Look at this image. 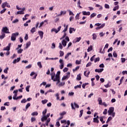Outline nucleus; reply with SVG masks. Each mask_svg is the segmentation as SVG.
I'll list each match as a JSON object with an SVG mask.
<instances>
[{"label":"nucleus","instance_id":"nucleus-1","mask_svg":"<svg viewBox=\"0 0 127 127\" xmlns=\"http://www.w3.org/2000/svg\"><path fill=\"white\" fill-rule=\"evenodd\" d=\"M18 35H19V33L18 32L12 34L11 36V40L12 41H15L16 40V36H18Z\"/></svg>","mask_w":127,"mask_h":127},{"label":"nucleus","instance_id":"nucleus-2","mask_svg":"<svg viewBox=\"0 0 127 127\" xmlns=\"http://www.w3.org/2000/svg\"><path fill=\"white\" fill-rule=\"evenodd\" d=\"M10 33L9 30L7 28V27H3L1 30V33Z\"/></svg>","mask_w":127,"mask_h":127},{"label":"nucleus","instance_id":"nucleus-3","mask_svg":"<svg viewBox=\"0 0 127 127\" xmlns=\"http://www.w3.org/2000/svg\"><path fill=\"white\" fill-rule=\"evenodd\" d=\"M71 107L72 110H75V108H76V109H79V106L78 104H77L76 103L74 102L73 104L71 103Z\"/></svg>","mask_w":127,"mask_h":127},{"label":"nucleus","instance_id":"nucleus-4","mask_svg":"<svg viewBox=\"0 0 127 127\" xmlns=\"http://www.w3.org/2000/svg\"><path fill=\"white\" fill-rule=\"evenodd\" d=\"M60 30H61V26H59L58 28V30L55 28H53L51 30V31L52 32L54 31L55 32H56V33H58V32H59V31H60Z\"/></svg>","mask_w":127,"mask_h":127},{"label":"nucleus","instance_id":"nucleus-5","mask_svg":"<svg viewBox=\"0 0 127 127\" xmlns=\"http://www.w3.org/2000/svg\"><path fill=\"white\" fill-rule=\"evenodd\" d=\"M114 110H115V108H114V107H111L108 110L109 116H112V114L114 113Z\"/></svg>","mask_w":127,"mask_h":127},{"label":"nucleus","instance_id":"nucleus-6","mask_svg":"<svg viewBox=\"0 0 127 127\" xmlns=\"http://www.w3.org/2000/svg\"><path fill=\"white\" fill-rule=\"evenodd\" d=\"M11 45V43H9L8 46H7L6 47H4L3 49L4 51H9L10 50V46Z\"/></svg>","mask_w":127,"mask_h":127},{"label":"nucleus","instance_id":"nucleus-7","mask_svg":"<svg viewBox=\"0 0 127 127\" xmlns=\"http://www.w3.org/2000/svg\"><path fill=\"white\" fill-rule=\"evenodd\" d=\"M70 77V73L69 72L66 73V75L65 76H64L62 78V80L64 81V80H66V79H68Z\"/></svg>","mask_w":127,"mask_h":127},{"label":"nucleus","instance_id":"nucleus-8","mask_svg":"<svg viewBox=\"0 0 127 127\" xmlns=\"http://www.w3.org/2000/svg\"><path fill=\"white\" fill-rule=\"evenodd\" d=\"M105 25H106V24L103 23L100 26L96 27V30H99V29H102V28H104V27H105Z\"/></svg>","mask_w":127,"mask_h":127},{"label":"nucleus","instance_id":"nucleus-9","mask_svg":"<svg viewBox=\"0 0 127 127\" xmlns=\"http://www.w3.org/2000/svg\"><path fill=\"white\" fill-rule=\"evenodd\" d=\"M82 13L83 15H90L91 14V12L90 11H83L82 12Z\"/></svg>","mask_w":127,"mask_h":127},{"label":"nucleus","instance_id":"nucleus-10","mask_svg":"<svg viewBox=\"0 0 127 127\" xmlns=\"http://www.w3.org/2000/svg\"><path fill=\"white\" fill-rule=\"evenodd\" d=\"M95 71L97 73H102L104 71V68L95 69Z\"/></svg>","mask_w":127,"mask_h":127},{"label":"nucleus","instance_id":"nucleus-11","mask_svg":"<svg viewBox=\"0 0 127 127\" xmlns=\"http://www.w3.org/2000/svg\"><path fill=\"white\" fill-rule=\"evenodd\" d=\"M60 73H61L60 71H58L55 75V78H57V79L60 78Z\"/></svg>","mask_w":127,"mask_h":127},{"label":"nucleus","instance_id":"nucleus-12","mask_svg":"<svg viewBox=\"0 0 127 127\" xmlns=\"http://www.w3.org/2000/svg\"><path fill=\"white\" fill-rule=\"evenodd\" d=\"M53 81H54V82H57L56 83V85H58V84H59V83H60V78H55L53 80Z\"/></svg>","mask_w":127,"mask_h":127},{"label":"nucleus","instance_id":"nucleus-13","mask_svg":"<svg viewBox=\"0 0 127 127\" xmlns=\"http://www.w3.org/2000/svg\"><path fill=\"white\" fill-rule=\"evenodd\" d=\"M103 50V51H102ZM99 53L101 54H104L105 53V49L103 50V46L101 47L99 49Z\"/></svg>","mask_w":127,"mask_h":127},{"label":"nucleus","instance_id":"nucleus-14","mask_svg":"<svg viewBox=\"0 0 127 127\" xmlns=\"http://www.w3.org/2000/svg\"><path fill=\"white\" fill-rule=\"evenodd\" d=\"M20 61V58H18L17 59L14 60L12 63L13 64H15V63H17V62H19Z\"/></svg>","mask_w":127,"mask_h":127},{"label":"nucleus","instance_id":"nucleus-15","mask_svg":"<svg viewBox=\"0 0 127 127\" xmlns=\"http://www.w3.org/2000/svg\"><path fill=\"white\" fill-rule=\"evenodd\" d=\"M62 44L64 47H65L67 45V42L65 40H63L62 41Z\"/></svg>","mask_w":127,"mask_h":127},{"label":"nucleus","instance_id":"nucleus-16","mask_svg":"<svg viewBox=\"0 0 127 127\" xmlns=\"http://www.w3.org/2000/svg\"><path fill=\"white\" fill-rule=\"evenodd\" d=\"M50 75L51 76V80L55 79V72H52Z\"/></svg>","mask_w":127,"mask_h":127},{"label":"nucleus","instance_id":"nucleus-17","mask_svg":"<svg viewBox=\"0 0 127 127\" xmlns=\"http://www.w3.org/2000/svg\"><path fill=\"white\" fill-rule=\"evenodd\" d=\"M45 121H47V117H46V116L43 115V117L41 118V121L43 123Z\"/></svg>","mask_w":127,"mask_h":127},{"label":"nucleus","instance_id":"nucleus-18","mask_svg":"<svg viewBox=\"0 0 127 127\" xmlns=\"http://www.w3.org/2000/svg\"><path fill=\"white\" fill-rule=\"evenodd\" d=\"M30 45H31V42H30V41L28 42L26 44L25 48H26V49H27V48H28V47H30Z\"/></svg>","mask_w":127,"mask_h":127},{"label":"nucleus","instance_id":"nucleus-19","mask_svg":"<svg viewBox=\"0 0 127 127\" xmlns=\"http://www.w3.org/2000/svg\"><path fill=\"white\" fill-rule=\"evenodd\" d=\"M98 102H99V105H103V101L101 97L98 98Z\"/></svg>","mask_w":127,"mask_h":127},{"label":"nucleus","instance_id":"nucleus-20","mask_svg":"<svg viewBox=\"0 0 127 127\" xmlns=\"http://www.w3.org/2000/svg\"><path fill=\"white\" fill-rule=\"evenodd\" d=\"M95 6H96V7H99L100 10H103V6H102L101 5L96 4Z\"/></svg>","mask_w":127,"mask_h":127},{"label":"nucleus","instance_id":"nucleus-21","mask_svg":"<svg viewBox=\"0 0 127 127\" xmlns=\"http://www.w3.org/2000/svg\"><path fill=\"white\" fill-rule=\"evenodd\" d=\"M84 74L86 77H89V75H90V71H85L84 72Z\"/></svg>","mask_w":127,"mask_h":127},{"label":"nucleus","instance_id":"nucleus-22","mask_svg":"<svg viewBox=\"0 0 127 127\" xmlns=\"http://www.w3.org/2000/svg\"><path fill=\"white\" fill-rule=\"evenodd\" d=\"M7 4V2L5 1L4 3H2L1 5V7L2 8H4V7H5V6H6V5Z\"/></svg>","mask_w":127,"mask_h":127},{"label":"nucleus","instance_id":"nucleus-23","mask_svg":"<svg viewBox=\"0 0 127 127\" xmlns=\"http://www.w3.org/2000/svg\"><path fill=\"white\" fill-rule=\"evenodd\" d=\"M93 50V46H90L87 49V52H91Z\"/></svg>","mask_w":127,"mask_h":127},{"label":"nucleus","instance_id":"nucleus-24","mask_svg":"<svg viewBox=\"0 0 127 127\" xmlns=\"http://www.w3.org/2000/svg\"><path fill=\"white\" fill-rule=\"evenodd\" d=\"M39 34L40 35V37L42 39V38H43V32L39 31Z\"/></svg>","mask_w":127,"mask_h":127},{"label":"nucleus","instance_id":"nucleus-25","mask_svg":"<svg viewBox=\"0 0 127 127\" xmlns=\"http://www.w3.org/2000/svg\"><path fill=\"white\" fill-rule=\"evenodd\" d=\"M119 8H120V6L117 5L113 8V11H116V10H118Z\"/></svg>","mask_w":127,"mask_h":127},{"label":"nucleus","instance_id":"nucleus-26","mask_svg":"<svg viewBox=\"0 0 127 127\" xmlns=\"http://www.w3.org/2000/svg\"><path fill=\"white\" fill-rule=\"evenodd\" d=\"M92 39H93V40H96V39H97V34L96 33L93 34Z\"/></svg>","mask_w":127,"mask_h":127},{"label":"nucleus","instance_id":"nucleus-27","mask_svg":"<svg viewBox=\"0 0 127 127\" xmlns=\"http://www.w3.org/2000/svg\"><path fill=\"white\" fill-rule=\"evenodd\" d=\"M1 35H0V39H3L5 37V34L4 33H2Z\"/></svg>","mask_w":127,"mask_h":127},{"label":"nucleus","instance_id":"nucleus-28","mask_svg":"<svg viewBox=\"0 0 127 127\" xmlns=\"http://www.w3.org/2000/svg\"><path fill=\"white\" fill-rule=\"evenodd\" d=\"M110 83H111V82L109 81L106 85H104V86L105 87V88H110V87H111V84H110Z\"/></svg>","mask_w":127,"mask_h":127},{"label":"nucleus","instance_id":"nucleus-29","mask_svg":"<svg viewBox=\"0 0 127 127\" xmlns=\"http://www.w3.org/2000/svg\"><path fill=\"white\" fill-rule=\"evenodd\" d=\"M35 31H36V29L35 28V27L32 28L30 30V32H31V33H34Z\"/></svg>","mask_w":127,"mask_h":127},{"label":"nucleus","instance_id":"nucleus-30","mask_svg":"<svg viewBox=\"0 0 127 127\" xmlns=\"http://www.w3.org/2000/svg\"><path fill=\"white\" fill-rule=\"evenodd\" d=\"M66 35H67V34L66 33V32L64 33V35L62 36V37L60 38V40H62V39H64V38H65Z\"/></svg>","mask_w":127,"mask_h":127},{"label":"nucleus","instance_id":"nucleus-31","mask_svg":"<svg viewBox=\"0 0 127 127\" xmlns=\"http://www.w3.org/2000/svg\"><path fill=\"white\" fill-rule=\"evenodd\" d=\"M99 118H100V122H101L102 124H105V121H104V117H101Z\"/></svg>","mask_w":127,"mask_h":127},{"label":"nucleus","instance_id":"nucleus-32","mask_svg":"<svg viewBox=\"0 0 127 127\" xmlns=\"http://www.w3.org/2000/svg\"><path fill=\"white\" fill-rule=\"evenodd\" d=\"M62 14H66V11H61L60 14L58 15V16H61Z\"/></svg>","mask_w":127,"mask_h":127},{"label":"nucleus","instance_id":"nucleus-33","mask_svg":"<svg viewBox=\"0 0 127 127\" xmlns=\"http://www.w3.org/2000/svg\"><path fill=\"white\" fill-rule=\"evenodd\" d=\"M97 15V14L96 13H93L90 15V18H93V17H95Z\"/></svg>","mask_w":127,"mask_h":127},{"label":"nucleus","instance_id":"nucleus-34","mask_svg":"<svg viewBox=\"0 0 127 127\" xmlns=\"http://www.w3.org/2000/svg\"><path fill=\"white\" fill-rule=\"evenodd\" d=\"M5 10H6V8H3V9L0 11V14H2V13H4V12H5Z\"/></svg>","mask_w":127,"mask_h":127},{"label":"nucleus","instance_id":"nucleus-35","mask_svg":"<svg viewBox=\"0 0 127 127\" xmlns=\"http://www.w3.org/2000/svg\"><path fill=\"white\" fill-rule=\"evenodd\" d=\"M93 122L96 123L97 124H99V120L97 119V118H93Z\"/></svg>","mask_w":127,"mask_h":127},{"label":"nucleus","instance_id":"nucleus-36","mask_svg":"<svg viewBox=\"0 0 127 127\" xmlns=\"http://www.w3.org/2000/svg\"><path fill=\"white\" fill-rule=\"evenodd\" d=\"M64 85H65L64 82H61L59 84V87H62V86H64Z\"/></svg>","mask_w":127,"mask_h":127},{"label":"nucleus","instance_id":"nucleus-37","mask_svg":"<svg viewBox=\"0 0 127 127\" xmlns=\"http://www.w3.org/2000/svg\"><path fill=\"white\" fill-rule=\"evenodd\" d=\"M37 65L39 67V68H42V65L41 64V62H39L37 63Z\"/></svg>","mask_w":127,"mask_h":127},{"label":"nucleus","instance_id":"nucleus-38","mask_svg":"<svg viewBox=\"0 0 127 127\" xmlns=\"http://www.w3.org/2000/svg\"><path fill=\"white\" fill-rule=\"evenodd\" d=\"M60 57H62L64 55V52L62 51H60Z\"/></svg>","mask_w":127,"mask_h":127},{"label":"nucleus","instance_id":"nucleus-39","mask_svg":"<svg viewBox=\"0 0 127 127\" xmlns=\"http://www.w3.org/2000/svg\"><path fill=\"white\" fill-rule=\"evenodd\" d=\"M23 51V49H20L17 51V53L18 54H21L22 53V52Z\"/></svg>","mask_w":127,"mask_h":127},{"label":"nucleus","instance_id":"nucleus-40","mask_svg":"<svg viewBox=\"0 0 127 127\" xmlns=\"http://www.w3.org/2000/svg\"><path fill=\"white\" fill-rule=\"evenodd\" d=\"M66 113L65 111L63 112L62 113L60 114V115L61 116V117H63V116L66 115Z\"/></svg>","mask_w":127,"mask_h":127},{"label":"nucleus","instance_id":"nucleus-41","mask_svg":"<svg viewBox=\"0 0 127 127\" xmlns=\"http://www.w3.org/2000/svg\"><path fill=\"white\" fill-rule=\"evenodd\" d=\"M17 14H24L23 11H18L17 12Z\"/></svg>","mask_w":127,"mask_h":127},{"label":"nucleus","instance_id":"nucleus-42","mask_svg":"<svg viewBox=\"0 0 127 127\" xmlns=\"http://www.w3.org/2000/svg\"><path fill=\"white\" fill-rule=\"evenodd\" d=\"M69 55H71V53H68L66 54V55L64 57L65 59H67V58L69 57Z\"/></svg>","mask_w":127,"mask_h":127},{"label":"nucleus","instance_id":"nucleus-43","mask_svg":"<svg viewBox=\"0 0 127 127\" xmlns=\"http://www.w3.org/2000/svg\"><path fill=\"white\" fill-rule=\"evenodd\" d=\"M47 102H48V100L45 99L44 100L42 101V103L43 105H45V104H46V103H47Z\"/></svg>","mask_w":127,"mask_h":127},{"label":"nucleus","instance_id":"nucleus-44","mask_svg":"<svg viewBox=\"0 0 127 127\" xmlns=\"http://www.w3.org/2000/svg\"><path fill=\"white\" fill-rule=\"evenodd\" d=\"M87 85H89V83H83L82 85V87L83 89H85V87H86V86H87Z\"/></svg>","mask_w":127,"mask_h":127},{"label":"nucleus","instance_id":"nucleus-45","mask_svg":"<svg viewBox=\"0 0 127 127\" xmlns=\"http://www.w3.org/2000/svg\"><path fill=\"white\" fill-rule=\"evenodd\" d=\"M38 115V113L37 112H34L31 114V116H37Z\"/></svg>","mask_w":127,"mask_h":127},{"label":"nucleus","instance_id":"nucleus-46","mask_svg":"<svg viewBox=\"0 0 127 127\" xmlns=\"http://www.w3.org/2000/svg\"><path fill=\"white\" fill-rule=\"evenodd\" d=\"M68 29V25H67L65 27V28L64 29V30L63 31V32L65 33L66 32V31Z\"/></svg>","mask_w":127,"mask_h":127},{"label":"nucleus","instance_id":"nucleus-47","mask_svg":"<svg viewBox=\"0 0 127 127\" xmlns=\"http://www.w3.org/2000/svg\"><path fill=\"white\" fill-rule=\"evenodd\" d=\"M36 121V119L34 117H32L31 118V123H33V122H35Z\"/></svg>","mask_w":127,"mask_h":127},{"label":"nucleus","instance_id":"nucleus-48","mask_svg":"<svg viewBox=\"0 0 127 127\" xmlns=\"http://www.w3.org/2000/svg\"><path fill=\"white\" fill-rule=\"evenodd\" d=\"M47 113V109H45L44 111H43V116H45V114Z\"/></svg>","mask_w":127,"mask_h":127},{"label":"nucleus","instance_id":"nucleus-49","mask_svg":"<svg viewBox=\"0 0 127 127\" xmlns=\"http://www.w3.org/2000/svg\"><path fill=\"white\" fill-rule=\"evenodd\" d=\"M59 48L60 49H61V50L63 49V46H62V44H61V43H59Z\"/></svg>","mask_w":127,"mask_h":127},{"label":"nucleus","instance_id":"nucleus-50","mask_svg":"<svg viewBox=\"0 0 127 127\" xmlns=\"http://www.w3.org/2000/svg\"><path fill=\"white\" fill-rule=\"evenodd\" d=\"M113 56L114 57H115V58H117L118 57V54H117V53L116 52H114L113 53Z\"/></svg>","mask_w":127,"mask_h":127},{"label":"nucleus","instance_id":"nucleus-51","mask_svg":"<svg viewBox=\"0 0 127 127\" xmlns=\"http://www.w3.org/2000/svg\"><path fill=\"white\" fill-rule=\"evenodd\" d=\"M79 68H80V66H76L74 69H73V71L75 72V71H77V70H78Z\"/></svg>","mask_w":127,"mask_h":127},{"label":"nucleus","instance_id":"nucleus-52","mask_svg":"<svg viewBox=\"0 0 127 127\" xmlns=\"http://www.w3.org/2000/svg\"><path fill=\"white\" fill-rule=\"evenodd\" d=\"M99 61H100V58H97L94 60L95 63L96 62H99Z\"/></svg>","mask_w":127,"mask_h":127},{"label":"nucleus","instance_id":"nucleus-53","mask_svg":"<svg viewBox=\"0 0 127 127\" xmlns=\"http://www.w3.org/2000/svg\"><path fill=\"white\" fill-rule=\"evenodd\" d=\"M95 57H96V55H94L91 58L90 61H91V62H93V61H94V59H95Z\"/></svg>","mask_w":127,"mask_h":127},{"label":"nucleus","instance_id":"nucleus-54","mask_svg":"<svg viewBox=\"0 0 127 127\" xmlns=\"http://www.w3.org/2000/svg\"><path fill=\"white\" fill-rule=\"evenodd\" d=\"M30 106V103H28L26 105L25 109L26 110H27L28 109V107Z\"/></svg>","mask_w":127,"mask_h":127},{"label":"nucleus","instance_id":"nucleus-55","mask_svg":"<svg viewBox=\"0 0 127 127\" xmlns=\"http://www.w3.org/2000/svg\"><path fill=\"white\" fill-rule=\"evenodd\" d=\"M21 103L22 104H25V103H26V99H23V100H21Z\"/></svg>","mask_w":127,"mask_h":127},{"label":"nucleus","instance_id":"nucleus-56","mask_svg":"<svg viewBox=\"0 0 127 127\" xmlns=\"http://www.w3.org/2000/svg\"><path fill=\"white\" fill-rule=\"evenodd\" d=\"M121 62L122 63H125L126 62V59L124 58H121Z\"/></svg>","mask_w":127,"mask_h":127},{"label":"nucleus","instance_id":"nucleus-57","mask_svg":"<svg viewBox=\"0 0 127 127\" xmlns=\"http://www.w3.org/2000/svg\"><path fill=\"white\" fill-rule=\"evenodd\" d=\"M108 114V110L105 109L103 112V115H107Z\"/></svg>","mask_w":127,"mask_h":127},{"label":"nucleus","instance_id":"nucleus-58","mask_svg":"<svg viewBox=\"0 0 127 127\" xmlns=\"http://www.w3.org/2000/svg\"><path fill=\"white\" fill-rule=\"evenodd\" d=\"M105 8H110V5L108 4H105V5H104Z\"/></svg>","mask_w":127,"mask_h":127},{"label":"nucleus","instance_id":"nucleus-59","mask_svg":"<svg viewBox=\"0 0 127 127\" xmlns=\"http://www.w3.org/2000/svg\"><path fill=\"white\" fill-rule=\"evenodd\" d=\"M73 30H74V28H69V33H72L73 32Z\"/></svg>","mask_w":127,"mask_h":127},{"label":"nucleus","instance_id":"nucleus-60","mask_svg":"<svg viewBox=\"0 0 127 127\" xmlns=\"http://www.w3.org/2000/svg\"><path fill=\"white\" fill-rule=\"evenodd\" d=\"M29 88H30V86H27L26 87V91L27 92H29Z\"/></svg>","mask_w":127,"mask_h":127},{"label":"nucleus","instance_id":"nucleus-61","mask_svg":"<svg viewBox=\"0 0 127 127\" xmlns=\"http://www.w3.org/2000/svg\"><path fill=\"white\" fill-rule=\"evenodd\" d=\"M17 96V94H14L13 96V100H16V97Z\"/></svg>","mask_w":127,"mask_h":127},{"label":"nucleus","instance_id":"nucleus-62","mask_svg":"<svg viewBox=\"0 0 127 127\" xmlns=\"http://www.w3.org/2000/svg\"><path fill=\"white\" fill-rule=\"evenodd\" d=\"M92 65V63L89 62L86 64V67H90Z\"/></svg>","mask_w":127,"mask_h":127},{"label":"nucleus","instance_id":"nucleus-63","mask_svg":"<svg viewBox=\"0 0 127 127\" xmlns=\"http://www.w3.org/2000/svg\"><path fill=\"white\" fill-rule=\"evenodd\" d=\"M80 15V13L77 14V15L75 16V19H79V15Z\"/></svg>","mask_w":127,"mask_h":127},{"label":"nucleus","instance_id":"nucleus-64","mask_svg":"<svg viewBox=\"0 0 127 127\" xmlns=\"http://www.w3.org/2000/svg\"><path fill=\"white\" fill-rule=\"evenodd\" d=\"M122 74L123 75H126V74L127 75V70H124L122 71Z\"/></svg>","mask_w":127,"mask_h":127}]
</instances>
